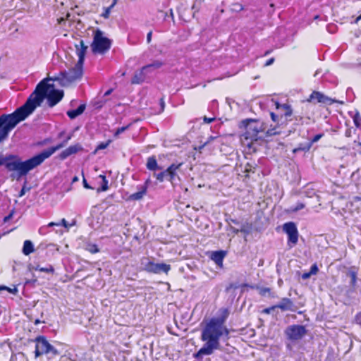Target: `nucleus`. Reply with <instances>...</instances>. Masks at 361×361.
I'll return each instance as SVG.
<instances>
[{
  "label": "nucleus",
  "mask_w": 361,
  "mask_h": 361,
  "mask_svg": "<svg viewBox=\"0 0 361 361\" xmlns=\"http://www.w3.org/2000/svg\"><path fill=\"white\" fill-rule=\"evenodd\" d=\"M66 145V141L63 140L57 145L48 148L24 161H22L18 156L8 155L6 157L8 162L6 164V169L8 171H16L18 179L22 176H26L29 171L39 166L46 159L51 157L56 151L63 148Z\"/></svg>",
  "instance_id": "nucleus-1"
},
{
  "label": "nucleus",
  "mask_w": 361,
  "mask_h": 361,
  "mask_svg": "<svg viewBox=\"0 0 361 361\" xmlns=\"http://www.w3.org/2000/svg\"><path fill=\"white\" fill-rule=\"evenodd\" d=\"M51 78L43 79L36 86L35 91L30 95L25 103L18 108L14 112L8 114L13 121L18 125L30 115L35 109L39 106L49 93V89L53 85L47 83Z\"/></svg>",
  "instance_id": "nucleus-2"
},
{
  "label": "nucleus",
  "mask_w": 361,
  "mask_h": 361,
  "mask_svg": "<svg viewBox=\"0 0 361 361\" xmlns=\"http://www.w3.org/2000/svg\"><path fill=\"white\" fill-rule=\"evenodd\" d=\"M224 319L213 318L207 324L202 333V338L206 341L204 345L194 356L200 358L202 355H210L213 350L217 348L219 338L226 335L228 336V331L224 325Z\"/></svg>",
  "instance_id": "nucleus-3"
},
{
  "label": "nucleus",
  "mask_w": 361,
  "mask_h": 361,
  "mask_svg": "<svg viewBox=\"0 0 361 361\" xmlns=\"http://www.w3.org/2000/svg\"><path fill=\"white\" fill-rule=\"evenodd\" d=\"M240 127L245 128L243 136L245 140H250L251 141H257L259 139H262L264 135H262L264 132L262 124L253 119H245L240 122Z\"/></svg>",
  "instance_id": "nucleus-4"
},
{
  "label": "nucleus",
  "mask_w": 361,
  "mask_h": 361,
  "mask_svg": "<svg viewBox=\"0 0 361 361\" xmlns=\"http://www.w3.org/2000/svg\"><path fill=\"white\" fill-rule=\"evenodd\" d=\"M83 66L76 63L68 71H61L58 76L50 78L52 81H58L62 86H67L74 81L80 79L83 73Z\"/></svg>",
  "instance_id": "nucleus-5"
},
{
  "label": "nucleus",
  "mask_w": 361,
  "mask_h": 361,
  "mask_svg": "<svg viewBox=\"0 0 361 361\" xmlns=\"http://www.w3.org/2000/svg\"><path fill=\"white\" fill-rule=\"evenodd\" d=\"M35 355H45L47 359H55L60 352L51 345L44 336H38L35 339Z\"/></svg>",
  "instance_id": "nucleus-6"
},
{
  "label": "nucleus",
  "mask_w": 361,
  "mask_h": 361,
  "mask_svg": "<svg viewBox=\"0 0 361 361\" xmlns=\"http://www.w3.org/2000/svg\"><path fill=\"white\" fill-rule=\"evenodd\" d=\"M111 41L104 36L100 30H97L94 35L93 41L91 44V49L94 54H104L111 48Z\"/></svg>",
  "instance_id": "nucleus-7"
},
{
  "label": "nucleus",
  "mask_w": 361,
  "mask_h": 361,
  "mask_svg": "<svg viewBox=\"0 0 361 361\" xmlns=\"http://www.w3.org/2000/svg\"><path fill=\"white\" fill-rule=\"evenodd\" d=\"M183 165V163L172 164L166 169L163 170L159 173L154 172L153 176L157 180L161 183L164 180H169L172 185H174L176 178H178L177 171Z\"/></svg>",
  "instance_id": "nucleus-8"
},
{
  "label": "nucleus",
  "mask_w": 361,
  "mask_h": 361,
  "mask_svg": "<svg viewBox=\"0 0 361 361\" xmlns=\"http://www.w3.org/2000/svg\"><path fill=\"white\" fill-rule=\"evenodd\" d=\"M307 332L305 326L300 324L290 325L284 331L286 338L292 342L301 340Z\"/></svg>",
  "instance_id": "nucleus-9"
},
{
  "label": "nucleus",
  "mask_w": 361,
  "mask_h": 361,
  "mask_svg": "<svg viewBox=\"0 0 361 361\" xmlns=\"http://www.w3.org/2000/svg\"><path fill=\"white\" fill-rule=\"evenodd\" d=\"M16 126L8 114H2L0 116V142L8 137V133Z\"/></svg>",
  "instance_id": "nucleus-10"
},
{
  "label": "nucleus",
  "mask_w": 361,
  "mask_h": 361,
  "mask_svg": "<svg viewBox=\"0 0 361 361\" xmlns=\"http://www.w3.org/2000/svg\"><path fill=\"white\" fill-rule=\"evenodd\" d=\"M143 269L149 273L153 274H167L171 269V266L165 263H154L145 259V262H142Z\"/></svg>",
  "instance_id": "nucleus-11"
},
{
  "label": "nucleus",
  "mask_w": 361,
  "mask_h": 361,
  "mask_svg": "<svg viewBox=\"0 0 361 361\" xmlns=\"http://www.w3.org/2000/svg\"><path fill=\"white\" fill-rule=\"evenodd\" d=\"M283 231L288 235V245L290 247L295 246L298 241V231L293 222H288L283 226Z\"/></svg>",
  "instance_id": "nucleus-12"
},
{
  "label": "nucleus",
  "mask_w": 361,
  "mask_h": 361,
  "mask_svg": "<svg viewBox=\"0 0 361 361\" xmlns=\"http://www.w3.org/2000/svg\"><path fill=\"white\" fill-rule=\"evenodd\" d=\"M63 91L53 89L50 90L46 97L47 104L49 107H53L56 105L63 98Z\"/></svg>",
  "instance_id": "nucleus-13"
},
{
  "label": "nucleus",
  "mask_w": 361,
  "mask_h": 361,
  "mask_svg": "<svg viewBox=\"0 0 361 361\" xmlns=\"http://www.w3.org/2000/svg\"><path fill=\"white\" fill-rule=\"evenodd\" d=\"M307 102H316L318 103L323 104H331V99L324 95L323 93L318 91H313L312 93L310 95Z\"/></svg>",
  "instance_id": "nucleus-14"
},
{
  "label": "nucleus",
  "mask_w": 361,
  "mask_h": 361,
  "mask_svg": "<svg viewBox=\"0 0 361 361\" xmlns=\"http://www.w3.org/2000/svg\"><path fill=\"white\" fill-rule=\"evenodd\" d=\"M87 48L88 47L85 44L84 41L82 39L80 41L79 44H75L76 54L78 56L77 63H78L79 66H83Z\"/></svg>",
  "instance_id": "nucleus-15"
},
{
  "label": "nucleus",
  "mask_w": 361,
  "mask_h": 361,
  "mask_svg": "<svg viewBox=\"0 0 361 361\" xmlns=\"http://www.w3.org/2000/svg\"><path fill=\"white\" fill-rule=\"evenodd\" d=\"M82 149V147L79 143L73 145H71L60 153L59 158L61 160H64V159H67L69 156H71L72 154H75L77 152L81 151Z\"/></svg>",
  "instance_id": "nucleus-16"
},
{
  "label": "nucleus",
  "mask_w": 361,
  "mask_h": 361,
  "mask_svg": "<svg viewBox=\"0 0 361 361\" xmlns=\"http://www.w3.org/2000/svg\"><path fill=\"white\" fill-rule=\"evenodd\" d=\"M275 105L279 114H282L283 119L287 120L288 117L292 115L293 111L290 105L287 104H280L279 102H275Z\"/></svg>",
  "instance_id": "nucleus-17"
},
{
  "label": "nucleus",
  "mask_w": 361,
  "mask_h": 361,
  "mask_svg": "<svg viewBox=\"0 0 361 361\" xmlns=\"http://www.w3.org/2000/svg\"><path fill=\"white\" fill-rule=\"evenodd\" d=\"M277 308L281 309L282 311H294V303L288 298H283L281 302L276 305Z\"/></svg>",
  "instance_id": "nucleus-18"
},
{
  "label": "nucleus",
  "mask_w": 361,
  "mask_h": 361,
  "mask_svg": "<svg viewBox=\"0 0 361 361\" xmlns=\"http://www.w3.org/2000/svg\"><path fill=\"white\" fill-rule=\"evenodd\" d=\"M347 276L350 278V285L351 286V288L348 290L346 292V294L348 295H350L355 290V288L357 283V272L354 270L350 269L347 272Z\"/></svg>",
  "instance_id": "nucleus-19"
},
{
  "label": "nucleus",
  "mask_w": 361,
  "mask_h": 361,
  "mask_svg": "<svg viewBox=\"0 0 361 361\" xmlns=\"http://www.w3.org/2000/svg\"><path fill=\"white\" fill-rule=\"evenodd\" d=\"M145 70H143V67L138 72H135L134 76L131 80L132 84H140L145 79Z\"/></svg>",
  "instance_id": "nucleus-20"
},
{
  "label": "nucleus",
  "mask_w": 361,
  "mask_h": 361,
  "mask_svg": "<svg viewBox=\"0 0 361 361\" xmlns=\"http://www.w3.org/2000/svg\"><path fill=\"white\" fill-rule=\"evenodd\" d=\"M85 104H82L76 109L68 111L67 115L71 119H74L77 116L81 115L85 110Z\"/></svg>",
  "instance_id": "nucleus-21"
},
{
  "label": "nucleus",
  "mask_w": 361,
  "mask_h": 361,
  "mask_svg": "<svg viewBox=\"0 0 361 361\" xmlns=\"http://www.w3.org/2000/svg\"><path fill=\"white\" fill-rule=\"evenodd\" d=\"M224 257H225V252L224 251H215L212 253L211 259L218 266H222Z\"/></svg>",
  "instance_id": "nucleus-22"
},
{
  "label": "nucleus",
  "mask_w": 361,
  "mask_h": 361,
  "mask_svg": "<svg viewBox=\"0 0 361 361\" xmlns=\"http://www.w3.org/2000/svg\"><path fill=\"white\" fill-rule=\"evenodd\" d=\"M146 167L148 170L153 171H155L157 169H162V168L158 165L154 156H152L147 158Z\"/></svg>",
  "instance_id": "nucleus-23"
},
{
  "label": "nucleus",
  "mask_w": 361,
  "mask_h": 361,
  "mask_svg": "<svg viewBox=\"0 0 361 361\" xmlns=\"http://www.w3.org/2000/svg\"><path fill=\"white\" fill-rule=\"evenodd\" d=\"M33 252H34L33 243L29 240H25L23 244V253L25 255H29L30 254H31Z\"/></svg>",
  "instance_id": "nucleus-24"
},
{
  "label": "nucleus",
  "mask_w": 361,
  "mask_h": 361,
  "mask_svg": "<svg viewBox=\"0 0 361 361\" xmlns=\"http://www.w3.org/2000/svg\"><path fill=\"white\" fill-rule=\"evenodd\" d=\"M146 192V186H141L140 190L130 195V199L133 200H141L143 197L144 195H145Z\"/></svg>",
  "instance_id": "nucleus-25"
},
{
  "label": "nucleus",
  "mask_w": 361,
  "mask_h": 361,
  "mask_svg": "<svg viewBox=\"0 0 361 361\" xmlns=\"http://www.w3.org/2000/svg\"><path fill=\"white\" fill-rule=\"evenodd\" d=\"M311 147H312L311 143H310L309 142H305V143H300V144H299L298 147L293 149V152L297 153V152H301V151L307 152L310 149Z\"/></svg>",
  "instance_id": "nucleus-26"
},
{
  "label": "nucleus",
  "mask_w": 361,
  "mask_h": 361,
  "mask_svg": "<svg viewBox=\"0 0 361 361\" xmlns=\"http://www.w3.org/2000/svg\"><path fill=\"white\" fill-rule=\"evenodd\" d=\"M164 65V63L160 61H154L150 64L143 66V70L147 71L149 69L156 70L160 68Z\"/></svg>",
  "instance_id": "nucleus-27"
},
{
  "label": "nucleus",
  "mask_w": 361,
  "mask_h": 361,
  "mask_svg": "<svg viewBox=\"0 0 361 361\" xmlns=\"http://www.w3.org/2000/svg\"><path fill=\"white\" fill-rule=\"evenodd\" d=\"M270 116L271 120L276 123L277 124H283L284 121H283V115L282 114H275L274 112L270 113Z\"/></svg>",
  "instance_id": "nucleus-28"
},
{
  "label": "nucleus",
  "mask_w": 361,
  "mask_h": 361,
  "mask_svg": "<svg viewBox=\"0 0 361 361\" xmlns=\"http://www.w3.org/2000/svg\"><path fill=\"white\" fill-rule=\"evenodd\" d=\"M99 178H102V183L101 185V187L97 189V191L100 192V191H106V190H108V180L106 178V176H104V175H100Z\"/></svg>",
  "instance_id": "nucleus-29"
},
{
  "label": "nucleus",
  "mask_w": 361,
  "mask_h": 361,
  "mask_svg": "<svg viewBox=\"0 0 361 361\" xmlns=\"http://www.w3.org/2000/svg\"><path fill=\"white\" fill-rule=\"evenodd\" d=\"M259 293L262 296H265L267 294H269V296L271 298L275 297L274 294L271 292V289L269 288H267V287L259 288Z\"/></svg>",
  "instance_id": "nucleus-30"
},
{
  "label": "nucleus",
  "mask_w": 361,
  "mask_h": 361,
  "mask_svg": "<svg viewBox=\"0 0 361 361\" xmlns=\"http://www.w3.org/2000/svg\"><path fill=\"white\" fill-rule=\"evenodd\" d=\"M85 250L92 254L97 253L99 251L97 245L96 244L92 243L87 244Z\"/></svg>",
  "instance_id": "nucleus-31"
},
{
  "label": "nucleus",
  "mask_w": 361,
  "mask_h": 361,
  "mask_svg": "<svg viewBox=\"0 0 361 361\" xmlns=\"http://www.w3.org/2000/svg\"><path fill=\"white\" fill-rule=\"evenodd\" d=\"M280 133L276 131V128L268 129L266 132H263L262 135L264 137H270L276 135H279Z\"/></svg>",
  "instance_id": "nucleus-32"
},
{
  "label": "nucleus",
  "mask_w": 361,
  "mask_h": 361,
  "mask_svg": "<svg viewBox=\"0 0 361 361\" xmlns=\"http://www.w3.org/2000/svg\"><path fill=\"white\" fill-rule=\"evenodd\" d=\"M353 122L357 128H361V116L358 113L354 116Z\"/></svg>",
  "instance_id": "nucleus-33"
},
{
  "label": "nucleus",
  "mask_w": 361,
  "mask_h": 361,
  "mask_svg": "<svg viewBox=\"0 0 361 361\" xmlns=\"http://www.w3.org/2000/svg\"><path fill=\"white\" fill-rule=\"evenodd\" d=\"M229 229L234 233L238 234L239 232L245 233V226L242 225L240 229L235 228V227L229 225Z\"/></svg>",
  "instance_id": "nucleus-34"
},
{
  "label": "nucleus",
  "mask_w": 361,
  "mask_h": 361,
  "mask_svg": "<svg viewBox=\"0 0 361 361\" xmlns=\"http://www.w3.org/2000/svg\"><path fill=\"white\" fill-rule=\"evenodd\" d=\"M130 125L126 126H123L116 129L114 133V137H117L120 134L123 133L125 130H126L129 128Z\"/></svg>",
  "instance_id": "nucleus-35"
},
{
  "label": "nucleus",
  "mask_w": 361,
  "mask_h": 361,
  "mask_svg": "<svg viewBox=\"0 0 361 361\" xmlns=\"http://www.w3.org/2000/svg\"><path fill=\"white\" fill-rule=\"evenodd\" d=\"M305 205L304 203L302 202H298L296 204L295 206L291 208V211L293 212H296L299 210H301L303 208H305Z\"/></svg>",
  "instance_id": "nucleus-36"
},
{
  "label": "nucleus",
  "mask_w": 361,
  "mask_h": 361,
  "mask_svg": "<svg viewBox=\"0 0 361 361\" xmlns=\"http://www.w3.org/2000/svg\"><path fill=\"white\" fill-rule=\"evenodd\" d=\"M40 271L53 274L54 272V269L51 265H49L47 267H42V269H40Z\"/></svg>",
  "instance_id": "nucleus-37"
},
{
  "label": "nucleus",
  "mask_w": 361,
  "mask_h": 361,
  "mask_svg": "<svg viewBox=\"0 0 361 361\" xmlns=\"http://www.w3.org/2000/svg\"><path fill=\"white\" fill-rule=\"evenodd\" d=\"M8 162L7 157L4 156L2 154H0V166H5L6 168V164Z\"/></svg>",
  "instance_id": "nucleus-38"
},
{
  "label": "nucleus",
  "mask_w": 361,
  "mask_h": 361,
  "mask_svg": "<svg viewBox=\"0 0 361 361\" xmlns=\"http://www.w3.org/2000/svg\"><path fill=\"white\" fill-rule=\"evenodd\" d=\"M324 136L323 133H319L313 137V138L309 141L310 143H311V146L313 145V143L317 142L319 141L322 137Z\"/></svg>",
  "instance_id": "nucleus-39"
},
{
  "label": "nucleus",
  "mask_w": 361,
  "mask_h": 361,
  "mask_svg": "<svg viewBox=\"0 0 361 361\" xmlns=\"http://www.w3.org/2000/svg\"><path fill=\"white\" fill-rule=\"evenodd\" d=\"M240 287V285L236 283H230L226 288V292L228 293L231 289H237Z\"/></svg>",
  "instance_id": "nucleus-40"
},
{
  "label": "nucleus",
  "mask_w": 361,
  "mask_h": 361,
  "mask_svg": "<svg viewBox=\"0 0 361 361\" xmlns=\"http://www.w3.org/2000/svg\"><path fill=\"white\" fill-rule=\"evenodd\" d=\"M110 140L107 141L106 142H102L100 143L97 147V150H99V149H106L109 143H110Z\"/></svg>",
  "instance_id": "nucleus-41"
},
{
  "label": "nucleus",
  "mask_w": 361,
  "mask_h": 361,
  "mask_svg": "<svg viewBox=\"0 0 361 361\" xmlns=\"http://www.w3.org/2000/svg\"><path fill=\"white\" fill-rule=\"evenodd\" d=\"M276 308H277V307H276V305H275L271 307L264 309L262 310V312L264 314H270L271 312V311L274 310Z\"/></svg>",
  "instance_id": "nucleus-42"
},
{
  "label": "nucleus",
  "mask_w": 361,
  "mask_h": 361,
  "mask_svg": "<svg viewBox=\"0 0 361 361\" xmlns=\"http://www.w3.org/2000/svg\"><path fill=\"white\" fill-rule=\"evenodd\" d=\"M318 267L317 266L316 264H313L311 268H310V274L312 275V274H316L318 271Z\"/></svg>",
  "instance_id": "nucleus-43"
},
{
  "label": "nucleus",
  "mask_w": 361,
  "mask_h": 361,
  "mask_svg": "<svg viewBox=\"0 0 361 361\" xmlns=\"http://www.w3.org/2000/svg\"><path fill=\"white\" fill-rule=\"evenodd\" d=\"M111 7L109 6L105 9V11L102 14V16L104 18H108L109 17L110 10Z\"/></svg>",
  "instance_id": "nucleus-44"
},
{
  "label": "nucleus",
  "mask_w": 361,
  "mask_h": 361,
  "mask_svg": "<svg viewBox=\"0 0 361 361\" xmlns=\"http://www.w3.org/2000/svg\"><path fill=\"white\" fill-rule=\"evenodd\" d=\"M355 319L357 324L361 325V312L356 314Z\"/></svg>",
  "instance_id": "nucleus-45"
},
{
  "label": "nucleus",
  "mask_w": 361,
  "mask_h": 361,
  "mask_svg": "<svg viewBox=\"0 0 361 361\" xmlns=\"http://www.w3.org/2000/svg\"><path fill=\"white\" fill-rule=\"evenodd\" d=\"M13 213L14 212L12 211L8 216H6L4 218V222H7L13 216Z\"/></svg>",
  "instance_id": "nucleus-46"
},
{
  "label": "nucleus",
  "mask_w": 361,
  "mask_h": 361,
  "mask_svg": "<svg viewBox=\"0 0 361 361\" xmlns=\"http://www.w3.org/2000/svg\"><path fill=\"white\" fill-rule=\"evenodd\" d=\"M226 221L228 224H230L231 222V223H233L234 224H236V225L240 224V222L237 219H231V218H229V219H226Z\"/></svg>",
  "instance_id": "nucleus-47"
},
{
  "label": "nucleus",
  "mask_w": 361,
  "mask_h": 361,
  "mask_svg": "<svg viewBox=\"0 0 361 361\" xmlns=\"http://www.w3.org/2000/svg\"><path fill=\"white\" fill-rule=\"evenodd\" d=\"M203 119L205 123H210L215 120V118H207V116H204Z\"/></svg>",
  "instance_id": "nucleus-48"
},
{
  "label": "nucleus",
  "mask_w": 361,
  "mask_h": 361,
  "mask_svg": "<svg viewBox=\"0 0 361 361\" xmlns=\"http://www.w3.org/2000/svg\"><path fill=\"white\" fill-rule=\"evenodd\" d=\"M82 183H83L84 188H85L87 189H92V188L90 187V185L87 183V180L84 177H83Z\"/></svg>",
  "instance_id": "nucleus-49"
},
{
  "label": "nucleus",
  "mask_w": 361,
  "mask_h": 361,
  "mask_svg": "<svg viewBox=\"0 0 361 361\" xmlns=\"http://www.w3.org/2000/svg\"><path fill=\"white\" fill-rule=\"evenodd\" d=\"M152 32L150 31L147 35V42L149 44L151 42L152 40Z\"/></svg>",
  "instance_id": "nucleus-50"
},
{
  "label": "nucleus",
  "mask_w": 361,
  "mask_h": 361,
  "mask_svg": "<svg viewBox=\"0 0 361 361\" xmlns=\"http://www.w3.org/2000/svg\"><path fill=\"white\" fill-rule=\"evenodd\" d=\"M4 288H1V289H0V290H8L10 293H16V292L18 291V290H17V288H14L12 290V289H11V288H7V287H6V286H4Z\"/></svg>",
  "instance_id": "nucleus-51"
},
{
  "label": "nucleus",
  "mask_w": 361,
  "mask_h": 361,
  "mask_svg": "<svg viewBox=\"0 0 361 361\" xmlns=\"http://www.w3.org/2000/svg\"><path fill=\"white\" fill-rule=\"evenodd\" d=\"M311 275H312V274H310V271H309V272L304 273V274H302V279H309V278L311 276Z\"/></svg>",
  "instance_id": "nucleus-52"
},
{
  "label": "nucleus",
  "mask_w": 361,
  "mask_h": 361,
  "mask_svg": "<svg viewBox=\"0 0 361 361\" xmlns=\"http://www.w3.org/2000/svg\"><path fill=\"white\" fill-rule=\"evenodd\" d=\"M160 106H161V111H163L164 110L165 107V102L163 98L160 99Z\"/></svg>",
  "instance_id": "nucleus-53"
},
{
  "label": "nucleus",
  "mask_w": 361,
  "mask_h": 361,
  "mask_svg": "<svg viewBox=\"0 0 361 361\" xmlns=\"http://www.w3.org/2000/svg\"><path fill=\"white\" fill-rule=\"evenodd\" d=\"M59 223L61 224V225H62L65 228H68V223H67V221H66V220L65 219H62L61 221Z\"/></svg>",
  "instance_id": "nucleus-54"
},
{
  "label": "nucleus",
  "mask_w": 361,
  "mask_h": 361,
  "mask_svg": "<svg viewBox=\"0 0 361 361\" xmlns=\"http://www.w3.org/2000/svg\"><path fill=\"white\" fill-rule=\"evenodd\" d=\"M274 61V58L269 59L266 63L265 66H271Z\"/></svg>",
  "instance_id": "nucleus-55"
},
{
  "label": "nucleus",
  "mask_w": 361,
  "mask_h": 361,
  "mask_svg": "<svg viewBox=\"0 0 361 361\" xmlns=\"http://www.w3.org/2000/svg\"><path fill=\"white\" fill-rule=\"evenodd\" d=\"M245 171L247 172H254L252 169V166L250 164H247L245 166Z\"/></svg>",
  "instance_id": "nucleus-56"
},
{
  "label": "nucleus",
  "mask_w": 361,
  "mask_h": 361,
  "mask_svg": "<svg viewBox=\"0 0 361 361\" xmlns=\"http://www.w3.org/2000/svg\"><path fill=\"white\" fill-rule=\"evenodd\" d=\"M25 192H26V188L25 186H23V188L21 189V190L20 191L18 196L23 197L25 194Z\"/></svg>",
  "instance_id": "nucleus-57"
},
{
  "label": "nucleus",
  "mask_w": 361,
  "mask_h": 361,
  "mask_svg": "<svg viewBox=\"0 0 361 361\" xmlns=\"http://www.w3.org/2000/svg\"><path fill=\"white\" fill-rule=\"evenodd\" d=\"M61 226V224L60 223H56V222H50L49 224H48V226L49 227H52V226Z\"/></svg>",
  "instance_id": "nucleus-58"
},
{
  "label": "nucleus",
  "mask_w": 361,
  "mask_h": 361,
  "mask_svg": "<svg viewBox=\"0 0 361 361\" xmlns=\"http://www.w3.org/2000/svg\"><path fill=\"white\" fill-rule=\"evenodd\" d=\"M37 282V279H32V280H27L26 281V284H32L34 285Z\"/></svg>",
  "instance_id": "nucleus-59"
},
{
  "label": "nucleus",
  "mask_w": 361,
  "mask_h": 361,
  "mask_svg": "<svg viewBox=\"0 0 361 361\" xmlns=\"http://www.w3.org/2000/svg\"><path fill=\"white\" fill-rule=\"evenodd\" d=\"M345 135L348 137L351 136V129H347L345 133Z\"/></svg>",
  "instance_id": "nucleus-60"
},
{
  "label": "nucleus",
  "mask_w": 361,
  "mask_h": 361,
  "mask_svg": "<svg viewBox=\"0 0 361 361\" xmlns=\"http://www.w3.org/2000/svg\"><path fill=\"white\" fill-rule=\"evenodd\" d=\"M29 269L31 270V269H34V270H36V271H40V269H42L41 267H39V265L36 266V267H29Z\"/></svg>",
  "instance_id": "nucleus-61"
},
{
  "label": "nucleus",
  "mask_w": 361,
  "mask_h": 361,
  "mask_svg": "<svg viewBox=\"0 0 361 361\" xmlns=\"http://www.w3.org/2000/svg\"><path fill=\"white\" fill-rule=\"evenodd\" d=\"M151 183V180L149 178L147 179L145 182V184L142 186H146V190L147 189L148 185Z\"/></svg>",
  "instance_id": "nucleus-62"
},
{
  "label": "nucleus",
  "mask_w": 361,
  "mask_h": 361,
  "mask_svg": "<svg viewBox=\"0 0 361 361\" xmlns=\"http://www.w3.org/2000/svg\"><path fill=\"white\" fill-rule=\"evenodd\" d=\"M73 137V133H70L67 137L64 140L65 141H66V142L68 143V141L72 138Z\"/></svg>",
  "instance_id": "nucleus-63"
},
{
  "label": "nucleus",
  "mask_w": 361,
  "mask_h": 361,
  "mask_svg": "<svg viewBox=\"0 0 361 361\" xmlns=\"http://www.w3.org/2000/svg\"><path fill=\"white\" fill-rule=\"evenodd\" d=\"M360 20H361V14L355 18V20H354V23H357Z\"/></svg>",
  "instance_id": "nucleus-64"
}]
</instances>
